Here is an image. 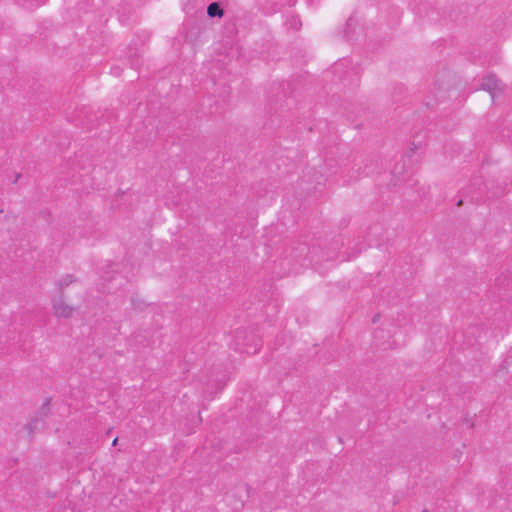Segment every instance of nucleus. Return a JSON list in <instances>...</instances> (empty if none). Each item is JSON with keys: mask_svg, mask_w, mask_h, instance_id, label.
<instances>
[{"mask_svg": "<svg viewBox=\"0 0 512 512\" xmlns=\"http://www.w3.org/2000/svg\"><path fill=\"white\" fill-rule=\"evenodd\" d=\"M77 307V302L74 301L70 295L65 293L64 290H58L52 298V309L56 318H71L77 310Z\"/></svg>", "mask_w": 512, "mask_h": 512, "instance_id": "1", "label": "nucleus"}, {"mask_svg": "<svg viewBox=\"0 0 512 512\" xmlns=\"http://www.w3.org/2000/svg\"><path fill=\"white\" fill-rule=\"evenodd\" d=\"M302 256H304V258H303L304 263L302 265H305V266L308 264L318 265L325 260L330 261V260L334 259V255L324 252V250L321 247H316V246L308 247L305 244L299 245L296 248L295 255H294L295 258L302 257Z\"/></svg>", "mask_w": 512, "mask_h": 512, "instance_id": "2", "label": "nucleus"}, {"mask_svg": "<svg viewBox=\"0 0 512 512\" xmlns=\"http://www.w3.org/2000/svg\"><path fill=\"white\" fill-rule=\"evenodd\" d=\"M498 87V80L495 75H489L482 80L481 88L492 93Z\"/></svg>", "mask_w": 512, "mask_h": 512, "instance_id": "3", "label": "nucleus"}, {"mask_svg": "<svg viewBox=\"0 0 512 512\" xmlns=\"http://www.w3.org/2000/svg\"><path fill=\"white\" fill-rule=\"evenodd\" d=\"M207 14L211 18L222 17L223 9L220 7V5L217 2H212L207 7Z\"/></svg>", "mask_w": 512, "mask_h": 512, "instance_id": "4", "label": "nucleus"}, {"mask_svg": "<svg viewBox=\"0 0 512 512\" xmlns=\"http://www.w3.org/2000/svg\"><path fill=\"white\" fill-rule=\"evenodd\" d=\"M152 300H153V298L145 297L140 294H136L132 298V302H133L134 306L137 308H141L143 306L149 305L150 303H152Z\"/></svg>", "mask_w": 512, "mask_h": 512, "instance_id": "5", "label": "nucleus"}, {"mask_svg": "<svg viewBox=\"0 0 512 512\" xmlns=\"http://www.w3.org/2000/svg\"><path fill=\"white\" fill-rule=\"evenodd\" d=\"M495 281V285L498 288L510 287L512 286V273H509V275L498 276Z\"/></svg>", "mask_w": 512, "mask_h": 512, "instance_id": "6", "label": "nucleus"}, {"mask_svg": "<svg viewBox=\"0 0 512 512\" xmlns=\"http://www.w3.org/2000/svg\"><path fill=\"white\" fill-rule=\"evenodd\" d=\"M72 284H77V279L72 274H67L59 281L58 288H65Z\"/></svg>", "mask_w": 512, "mask_h": 512, "instance_id": "7", "label": "nucleus"}, {"mask_svg": "<svg viewBox=\"0 0 512 512\" xmlns=\"http://www.w3.org/2000/svg\"><path fill=\"white\" fill-rule=\"evenodd\" d=\"M37 425H38V420L37 419H32L30 420L25 426H24V429L25 431L27 432L28 434V437L29 438H32L36 429H37Z\"/></svg>", "mask_w": 512, "mask_h": 512, "instance_id": "8", "label": "nucleus"}, {"mask_svg": "<svg viewBox=\"0 0 512 512\" xmlns=\"http://www.w3.org/2000/svg\"><path fill=\"white\" fill-rule=\"evenodd\" d=\"M25 3H28V8H34L42 5L45 0H24Z\"/></svg>", "mask_w": 512, "mask_h": 512, "instance_id": "9", "label": "nucleus"}, {"mask_svg": "<svg viewBox=\"0 0 512 512\" xmlns=\"http://www.w3.org/2000/svg\"><path fill=\"white\" fill-rule=\"evenodd\" d=\"M20 176H21L20 174H17L16 179L14 180V183H16V182L18 181V179L20 178Z\"/></svg>", "mask_w": 512, "mask_h": 512, "instance_id": "10", "label": "nucleus"}, {"mask_svg": "<svg viewBox=\"0 0 512 512\" xmlns=\"http://www.w3.org/2000/svg\"><path fill=\"white\" fill-rule=\"evenodd\" d=\"M117 441H118V439H117V438H115V439L113 440V442H112V445H116V444H117Z\"/></svg>", "mask_w": 512, "mask_h": 512, "instance_id": "11", "label": "nucleus"}, {"mask_svg": "<svg viewBox=\"0 0 512 512\" xmlns=\"http://www.w3.org/2000/svg\"><path fill=\"white\" fill-rule=\"evenodd\" d=\"M462 204V200H459L457 205L460 206Z\"/></svg>", "mask_w": 512, "mask_h": 512, "instance_id": "12", "label": "nucleus"}, {"mask_svg": "<svg viewBox=\"0 0 512 512\" xmlns=\"http://www.w3.org/2000/svg\"><path fill=\"white\" fill-rule=\"evenodd\" d=\"M423 512H427V511H423Z\"/></svg>", "mask_w": 512, "mask_h": 512, "instance_id": "13", "label": "nucleus"}]
</instances>
